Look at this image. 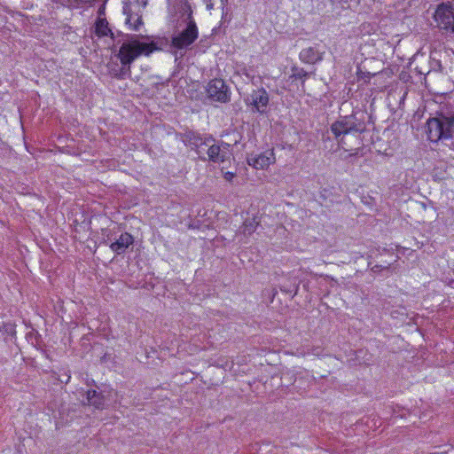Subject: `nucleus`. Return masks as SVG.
Returning <instances> with one entry per match:
<instances>
[{"label":"nucleus","instance_id":"4c0bfd02","mask_svg":"<svg viewBox=\"0 0 454 454\" xmlns=\"http://www.w3.org/2000/svg\"><path fill=\"white\" fill-rule=\"evenodd\" d=\"M204 147H205V146H202V147H201V152H202L203 153H206V151H207V150H205V148H204Z\"/></svg>","mask_w":454,"mask_h":454},{"label":"nucleus","instance_id":"1a4fd4ad","mask_svg":"<svg viewBox=\"0 0 454 454\" xmlns=\"http://www.w3.org/2000/svg\"><path fill=\"white\" fill-rule=\"evenodd\" d=\"M245 104L251 108L253 113L265 114L270 102L268 91L264 88L253 90L244 98Z\"/></svg>","mask_w":454,"mask_h":454},{"label":"nucleus","instance_id":"f704fd0d","mask_svg":"<svg viewBox=\"0 0 454 454\" xmlns=\"http://www.w3.org/2000/svg\"><path fill=\"white\" fill-rule=\"evenodd\" d=\"M432 65H433L434 68L437 67L439 70L442 69V65H441V61L440 60L433 59Z\"/></svg>","mask_w":454,"mask_h":454},{"label":"nucleus","instance_id":"c756f323","mask_svg":"<svg viewBox=\"0 0 454 454\" xmlns=\"http://www.w3.org/2000/svg\"><path fill=\"white\" fill-rule=\"evenodd\" d=\"M399 79L403 82H408L411 79V76L409 73L402 71L399 74Z\"/></svg>","mask_w":454,"mask_h":454},{"label":"nucleus","instance_id":"4468645a","mask_svg":"<svg viewBox=\"0 0 454 454\" xmlns=\"http://www.w3.org/2000/svg\"><path fill=\"white\" fill-rule=\"evenodd\" d=\"M123 14L126 15L125 24L129 28L135 31H138L140 27L143 25L142 15L138 12H133L131 9V0H123Z\"/></svg>","mask_w":454,"mask_h":454},{"label":"nucleus","instance_id":"39448f33","mask_svg":"<svg viewBox=\"0 0 454 454\" xmlns=\"http://www.w3.org/2000/svg\"><path fill=\"white\" fill-rule=\"evenodd\" d=\"M179 137L185 146H190L192 150L195 151L198 158L202 161H206V155L201 152V147L215 142V138L212 135H202L196 130L189 129L180 133Z\"/></svg>","mask_w":454,"mask_h":454},{"label":"nucleus","instance_id":"c85d7f7f","mask_svg":"<svg viewBox=\"0 0 454 454\" xmlns=\"http://www.w3.org/2000/svg\"><path fill=\"white\" fill-rule=\"evenodd\" d=\"M223 168H224L223 167L221 168V171L223 174V178L227 182L231 183L233 181V179L235 178V176H236V173L235 172H231V171L223 172Z\"/></svg>","mask_w":454,"mask_h":454},{"label":"nucleus","instance_id":"5701e85b","mask_svg":"<svg viewBox=\"0 0 454 454\" xmlns=\"http://www.w3.org/2000/svg\"><path fill=\"white\" fill-rule=\"evenodd\" d=\"M87 400L90 405L97 409L104 408V397L100 395L98 393H97L96 390H88Z\"/></svg>","mask_w":454,"mask_h":454},{"label":"nucleus","instance_id":"aec40b11","mask_svg":"<svg viewBox=\"0 0 454 454\" xmlns=\"http://www.w3.org/2000/svg\"><path fill=\"white\" fill-rule=\"evenodd\" d=\"M310 74L305 71L302 67L293 66L291 67V74L289 80L292 82L301 81L302 87L304 86L305 81L309 77Z\"/></svg>","mask_w":454,"mask_h":454},{"label":"nucleus","instance_id":"7ed1b4c3","mask_svg":"<svg viewBox=\"0 0 454 454\" xmlns=\"http://www.w3.org/2000/svg\"><path fill=\"white\" fill-rule=\"evenodd\" d=\"M144 38L149 39L150 37L144 35L129 36L130 40L129 41L136 53L138 54V58L142 55L149 56L156 51H165L176 55L175 48L172 46V39L169 40L166 36H159L150 42H142L141 39Z\"/></svg>","mask_w":454,"mask_h":454},{"label":"nucleus","instance_id":"412c9836","mask_svg":"<svg viewBox=\"0 0 454 454\" xmlns=\"http://www.w3.org/2000/svg\"><path fill=\"white\" fill-rule=\"evenodd\" d=\"M259 223L260 220L257 216L247 217L245 219L240 231L244 235H251L255 231Z\"/></svg>","mask_w":454,"mask_h":454},{"label":"nucleus","instance_id":"f03ea898","mask_svg":"<svg viewBox=\"0 0 454 454\" xmlns=\"http://www.w3.org/2000/svg\"><path fill=\"white\" fill-rule=\"evenodd\" d=\"M425 131L432 142L450 143L454 138V114L436 113L427 121Z\"/></svg>","mask_w":454,"mask_h":454},{"label":"nucleus","instance_id":"bb28decb","mask_svg":"<svg viewBox=\"0 0 454 454\" xmlns=\"http://www.w3.org/2000/svg\"><path fill=\"white\" fill-rule=\"evenodd\" d=\"M356 75H357V80L358 81H361L363 80L364 82V83H368L370 79L372 77V76H375L376 74H372L368 71H363L361 67L358 66L357 67V72H356Z\"/></svg>","mask_w":454,"mask_h":454},{"label":"nucleus","instance_id":"6ab92c4d","mask_svg":"<svg viewBox=\"0 0 454 454\" xmlns=\"http://www.w3.org/2000/svg\"><path fill=\"white\" fill-rule=\"evenodd\" d=\"M118 232H121V225L114 226L113 228H102L101 229V236L102 241L101 243L105 245H110L114 239L116 238Z\"/></svg>","mask_w":454,"mask_h":454},{"label":"nucleus","instance_id":"9d476101","mask_svg":"<svg viewBox=\"0 0 454 454\" xmlns=\"http://www.w3.org/2000/svg\"><path fill=\"white\" fill-rule=\"evenodd\" d=\"M276 158L273 149L266 150L259 154L251 153L247 157V162L255 169H265L275 163Z\"/></svg>","mask_w":454,"mask_h":454},{"label":"nucleus","instance_id":"f8f14e48","mask_svg":"<svg viewBox=\"0 0 454 454\" xmlns=\"http://www.w3.org/2000/svg\"><path fill=\"white\" fill-rule=\"evenodd\" d=\"M134 241L135 239L130 233L121 230V232H118L109 247L116 254H123L133 246Z\"/></svg>","mask_w":454,"mask_h":454},{"label":"nucleus","instance_id":"2f4dec72","mask_svg":"<svg viewBox=\"0 0 454 454\" xmlns=\"http://www.w3.org/2000/svg\"><path fill=\"white\" fill-rule=\"evenodd\" d=\"M327 193H328V190L326 189H324L320 192L319 193V199L322 200L321 203H323V201H325L326 199H327Z\"/></svg>","mask_w":454,"mask_h":454},{"label":"nucleus","instance_id":"9b49d317","mask_svg":"<svg viewBox=\"0 0 454 454\" xmlns=\"http://www.w3.org/2000/svg\"><path fill=\"white\" fill-rule=\"evenodd\" d=\"M348 0H316V9L319 14L324 17L334 18L339 16L340 12H336L338 5H340L341 9L346 8L344 4H347Z\"/></svg>","mask_w":454,"mask_h":454},{"label":"nucleus","instance_id":"473e14b6","mask_svg":"<svg viewBox=\"0 0 454 454\" xmlns=\"http://www.w3.org/2000/svg\"><path fill=\"white\" fill-rule=\"evenodd\" d=\"M228 3V0H221V4H222V6H223V16H222V19L224 20L225 17L227 16V11L224 12V9H225V6Z\"/></svg>","mask_w":454,"mask_h":454},{"label":"nucleus","instance_id":"ddd939ff","mask_svg":"<svg viewBox=\"0 0 454 454\" xmlns=\"http://www.w3.org/2000/svg\"><path fill=\"white\" fill-rule=\"evenodd\" d=\"M205 146L207 147L205 153L206 161L207 160L213 163H224L226 161H230L231 153H228L216 145V141Z\"/></svg>","mask_w":454,"mask_h":454},{"label":"nucleus","instance_id":"e433bc0d","mask_svg":"<svg viewBox=\"0 0 454 454\" xmlns=\"http://www.w3.org/2000/svg\"><path fill=\"white\" fill-rule=\"evenodd\" d=\"M98 13L99 17H100L101 15L105 14V6H104V5H102V6L98 9Z\"/></svg>","mask_w":454,"mask_h":454},{"label":"nucleus","instance_id":"6e6552de","mask_svg":"<svg viewBox=\"0 0 454 454\" xmlns=\"http://www.w3.org/2000/svg\"><path fill=\"white\" fill-rule=\"evenodd\" d=\"M207 97L213 102L226 104L231 101V88L222 78L210 80L206 86Z\"/></svg>","mask_w":454,"mask_h":454},{"label":"nucleus","instance_id":"a211bd4d","mask_svg":"<svg viewBox=\"0 0 454 454\" xmlns=\"http://www.w3.org/2000/svg\"><path fill=\"white\" fill-rule=\"evenodd\" d=\"M277 294L278 291L274 287L266 288L262 291L263 302L268 305L269 310L272 312L278 310V308L275 305V298Z\"/></svg>","mask_w":454,"mask_h":454},{"label":"nucleus","instance_id":"423d86ee","mask_svg":"<svg viewBox=\"0 0 454 454\" xmlns=\"http://www.w3.org/2000/svg\"><path fill=\"white\" fill-rule=\"evenodd\" d=\"M199 29L195 21H190L185 24V27L172 35V46L176 51V56L180 51V56L183 57L184 51L198 39Z\"/></svg>","mask_w":454,"mask_h":454},{"label":"nucleus","instance_id":"0eeeda50","mask_svg":"<svg viewBox=\"0 0 454 454\" xmlns=\"http://www.w3.org/2000/svg\"><path fill=\"white\" fill-rule=\"evenodd\" d=\"M436 26L447 36L454 35V8L450 4H440L434 14Z\"/></svg>","mask_w":454,"mask_h":454},{"label":"nucleus","instance_id":"a878e982","mask_svg":"<svg viewBox=\"0 0 454 454\" xmlns=\"http://www.w3.org/2000/svg\"><path fill=\"white\" fill-rule=\"evenodd\" d=\"M298 288H299V285L296 284L295 280L289 285H281L280 286V290L289 295L296 294Z\"/></svg>","mask_w":454,"mask_h":454},{"label":"nucleus","instance_id":"b1692460","mask_svg":"<svg viewBox=\"0 0 454 454\" xmlns=\"http://www.w3.org/2000/svg\"><path fill=\"white\" fill-rule=\"evenodd\" d=\"M5 314H0V333L13 334L15 333V325L10 322H4Z\"/></svg>","mask_w":454,"mask_h":454},{"label":"nucleus","instance_id":"c9c22d12","mask_svg":"<svg viewBox=\"0 0 454 454\" xmlns=\"http://www.w3.org/2000/svg\"><path fill=\"white\" fill-rule=\"evenodd\" d=\"M137 3L144 8L147 5V0H137Z\"/></svg>","mask_w":454,"mask_h":454},{"label":"nucleus","instance_id":"4be33fe9","mask_svg":"<svg viewBox=\"0 0 454 454\" xmlns=\"http://www.w3.org/2000/svg\"><path fill=\"white\" fill-rule=\"evenodd\" d=\"M179 12L184 23L189 24L190 21H195L192 5L187 0L182 1Z\"/></svg>","mask_w":454,"mask_h":454},{"label":"nucleus","instance_id":"2eb2a0df","mask_svg":"<svg viewBox=\"0 0 454 454\" xmlns=\"http://www.w3.org/2000/svg\"><path fill=\"white\" fill-rule=\"evenodd\" d=\"M325 51L318 49V45L302 49L299 53V59L305 64L314 65L323 60Z\"/></svg>","mask_w":454,"mask_h":454},{"label":"nucleus","instance_id":"cd10ccee","mask_svg":"<svg viewBox=\"0 0 454 454\" xmlns=\"http://www.w3.org/2000/svg\"><path fill=\"white\" fill-rule=\"evenodd\" d=\"M390 269V264L388 263L387 265H381V264H375L374 266H372L371 268V270L374 273H380L383 270H387L388 271Z\"/></svg>","mask_w":454,"mask_h":454},{"label":"nucleus","instance_id":"f257e3e1","mask_svg":"<svg viewBox=\"0 0 454 454\" xmlns=\"http://www.w3.org/2000/svg\"><path fill=\"white\" fill-rule=\"evenodd\" d=\"M373 123V118L365 109H356L345 116L334 121L330 130L338 145L351 153L348 157L357 156L364 148L362 134L368 130V125Z\"/></svg>","mask_w":454,"mask_h":454},{"label":"nucleus","instance_id":"72a5a7b5","mask_svg":"<svg viewBox=\"0 0 454 454\" xmlns=\"http://www.w3.org/2000/svg\"><path fill=\"white\" fill-rule=\"evenodd\" d=\"M203 2L206 4V7L208 11L214 8L213 0H203Z\"/></svg>","mask_w":454,"mask_h":454},{"label":"nucleus","instance_id":"dca6fc26","mask_svg":"<svg viewBox=\"0 0 454 454\" xmlns=\"http://www.w3.org/2000/svg\"><path fill=\"white\" fill-rule=\"evenodd\" d=\"M106 18L98 17L95 22V34L98 37L110 36L114 39V33L109 28Z\"/></svg>","mask_w":454,"mask_h":454},{"label":"nucleus","instance_id":"7c9ffc66","mask_svg":"<svg viewBox=\"0 0 454 454\" xmlns=\"http://www.w3.org/2000/svg\"><path fill=\"white\" fill-rule=\"evenodd\" d=\"M359 3V0H348V3L344 4V5L346 6L345 9H351L353 6H357Z\"/></svg>","mask_w":454,"mask_h":454},{"label":"nucleus","instance_id":"20e7f679","mask_svg":"<svg viewBox=\"0 0 454 454\" xmlns=\"http://www.w3.org/2000/svg\"><path fill=\"white\" fill-rule=\"evenodd\" d=\"M121 61L110 65V74L119 80L129 78L131 75V64L138 58L129 41L120 46L118 53L115 55Z\"/></svg>","mask_w":454,"mask_h":454},{"label":"nucleus","instance_id":"393cba45","mask_svg":"<svg viewBox=\"0 0 454 454\" xmlns=\"http://www.w3.org/2000/svg\"><path fill=\"white\" fill-rule=\"evenodd\" d=\"M136 35L131 34H124L121 31L116 32V35H114V39H113L115 43V45L121 44L123 45L125 43H127L129 39V36H135Z\"/></svg>","mask_w":454,"mask_h":454},{"label":"nucleus","instance_id":"f3484780","mask_svg":"<svg viewBox=\"0 0 454 454\" xmlns=\"http://www.w3.org/2000/svg\"><path fill=\"white\" fill-rule=\"evenodd\" d=\"M227 136L229 137H234L233 142H225V141H216V145H218L223 150L227 152L228 153H231V156L232 155L231 150L234 145H237L240 143L242 139V135L240 132L237 130H232L231 132L228 133Z\"/></svg>","mask_w":454,"mask_h":454},{"label":"nucleus","instance_id":"58836bf2","mask_svg":"<svg viewBox=\"0 0 454 454\" xmlns=\"http://www.w3.org/2000/svg\"><path fill=\"white\" fill-rule=\"evenodd\" d=\"M233 141H234V137H230L229 142H233Z\"/></svg>","mask_w":454,"mask_h":454}]
</instances>
